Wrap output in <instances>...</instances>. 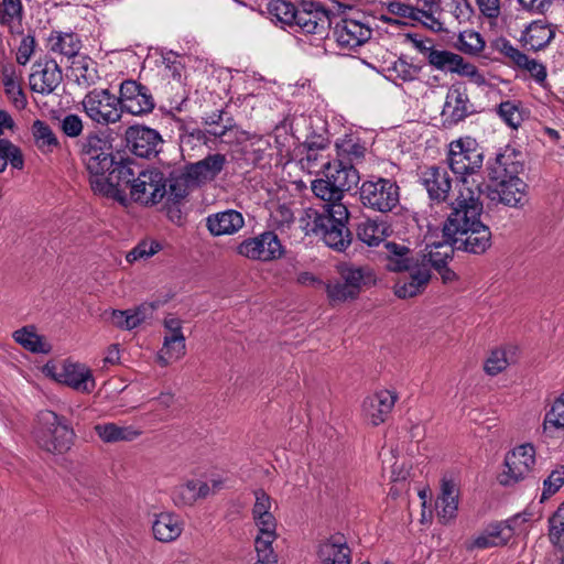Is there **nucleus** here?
<instances>
[{
    "label": "nucleus",
    "instance_id": "nucleus-61",
    "mask_svg": "<svg viewBox=\"0 0 564 564\" xmlns=\"http://www.w3.org/2000/svg\"><path fill=\"white\" fill-rule=\"evenodd\" d=\"M521 70H525L541 86L546 82V68L536 59L527 57V62L522 65Z\"/></svg>",
    "mask_w": 564,
    "mask_h": 564
},
{
    "label": "nucleus",
    "instance_id": "nucleus-34",
    "mask_svg": "<svg viewBox=\"0 0 564 564\" xmlns=\"http://www.w3.org/2000/svg\"><path fill=\"white\" fill-rule=\"evenodd\" d=\"M12 338L25 350L33 354H48L52 350L50 341L37 333L35 326H23L13 332Z\"/></svg>",
    "mask_w": 564,
    "mask_h": 564
},
{
    "label": "nucleus",
    "instance_id": "nucleus-5",
    "mask_svg": "<svg viewBox=\"0 0 564 564\" xmlns=\"http://www.w3.org/2000/svg\"><path fill=\"white\" fill-rule=\"evenodd\" d=\"M482 189L479 185L471 188L469 181L464 180L459 187L458 196L453 203V210L444 224L443 232L447 241L470 231L477 225H485L480 220L482 203L480 202Z\"/></svg>",
    "mask_w": 564,
    "mask_h": 564
},
{
    "label": "nucleus",
    "instance_id": "nucleus-26",
    "mask_svg": "<svg viewBox=\"0 0 564 564\" xmlns=\"http://www.w3.org/2000/svg\"><path fill=\"white\" fill-rule=\"evenodd\" d=\"M127 139L131 143L133 153L141 158L155 154L162 142L156 130L142 126L130 127L127 131Z\"/></svg>",
    "mask_w": 564,
    "mask_h": 564
},
{
    "label": "nucleus",
    "instance_id": "nucleus-33",
    "mask_svg": "<svg viewBox=\"0 0 564 564\" xmlns=\"http://www.w3.org/2000/svg\"><path fill=\"white\" fill-rule=\"evenodd\" d=\"M422 182L430 197L435 200H444L452 187L447 171L438 166L426 169L422 175Z\"/></svg>",
    "mask_w": 564,
    "mask_h": 564
},
{
    "label": "nucleus",
    "instance_id": "nucleus-54",
    "mask_svg": "<svg viewBox=\"0 0 564 564\" xmlns=\"http://www.w3.org/2000/svg\"><path fill=\"white\" fill-rule=\"evenodd\" d=\"M386 8H387V14H390V17L382 14V19L384 21L398 22V20H397L398 18L412 21L413 17H414L415 8L408 3L401 2V1H397V0L388 1L386 3Z\"/></svg>",
    "mask_w": 564,
    "mask_h": 564
},
{
    "label": "nucleus",
    "instance_id": "nucleus-10",
    "mask_svg": "<svg viewBox=\"0 0 564 564\" xmlns=\"http://www.w3.org/2000/svg\"><path fill=\"white\" fill-rule=\"evenodd\" d=\"M130 188L131 198L143 205L159 203L166 194V181L162 172L145 170L131 177L128 184H122L123 194ZM127 197V195H124Z\"/></svg>",
    "mask_w": 564,
    "mask_h": 564
},
{
    "label": "nucleus",
    "instance_id": "nucleus-14",
    "mask_svg": "<svg viewBox=\"0 0 564 564\" xmlns=\"http://www.w3.org/2000/svg\"><path fill=\"white\" fill-rule=\"evenodd\" d=\"M429 65L444 73L466 77L478 86L486 84L485 75L473 63L467 62L462 55L452 51L437 48Z\"/></svg>",
    "mask_w": 564,
    "mask_h": 564
},
{
    "label": "nucleus",
    "instance_id": "nucleus-45",
    "mask_svg": "<svg viewBox=\"0 0 564 564\" xmlns=\"http://www.w3.org/2000/svg\"><path fill=\"white\" fill-rule=\"evenodd\" d=\"M545 432L564 430V392L555 399L543 421Z\"/></svg>",
    "mask_w": 564,
    "mask_h": 564
},
{
    "label": "nucleus",
    "instance_id": "nucleus-27",
    "mask_svg": "<svg viewBox=\"0 0 564 564\" xmlns=\"http://www.w3.org/2000/svg\"><path fill=\"white\" fill-rule=\"evenodd\" d=\"M151 529L152 535L156 541L170 543L181 536L184 522L180 516L165 511L154 514Z\"/></svg>",
    "mask_w": 564,
    "mask_h": 564
},
{
    "label": "nucleus",
    "instance_id": "nucleus-4",
    "mask_svg": "<svg viewBox=\"0 0 564 564\" xmlns=\"http://www.w3.org/2000/svg\"><path fill=\"white\" fill-rule=\"evenodd\" d=\"M519 165L511 155L499 153L494 161L489 162L490 184L482 189L481 196H486L494 203L516 207L524 197L525 183L518 177Z\"/></svg>",
    "mask_w": 564,
    "mask_h": 564
},
{
    "label": "nucleus",
    "instance_id": "nucleus-19",
    "mask_svg": "<svg viewBox=\"0 0 564 564\" xmlns=\"http://www.w3.org/2000/svg\"><path fill=\"white\" fill-rule=\"evenodd\" d=\"M274 500L262 489L254 491V503L251 510L252 520L257 528L256 536H276V518Z\"/></svg>",
    "mask_w": 564,
    "mask_h": 564
},
{
    "label": "nucleus",
    "instance_id": "nucleus-18",
    "mask_svg": "<svg viewBox=\"0 0 564 564\" xmlns=\"http://www.w3.org/2000/svg\"><path fill=\"white\" fill-rule=\"evenodd\" d=\"M371 36V29L360 20L343 18L336 22L333 39L344 51H352L364 45Z\"/></svg>",
    "mask_w": 564,
    "mask_h": 564
},
{
    "label": "nucleus",
    "instance_id": "nucleus-7",
    "mask_svg": "<svg viewBox=\"0 0 564 564\" xmlns=\"http://www.w3.org/2000/svg\"><path fill=\"white\" fill-rule=\"evenodd\" d=\"M447 162L452 172L462 177V183L467 176L478 172L484 162V153L477 141L470 137L459 138L449 143Z\"/></svg>",
    "mask_w": 564,
    "mask_h": 564
},
{
    "label": "nucleus",
    "instance_id": "nucleus-24",
    "mask_svg": "<svg viewBox=\"0 0 564 564\" xmlns=\"http://www.w3.org/2000/svg\"><path fill=\"white\" fill-rule=\"evenodd\" d=\"M469 108L466 88L462 85H453L446 94L442 116L445 122L454 124L464 120L470 113Z\"/></svg>",
    "mask_w": 564,
    "mask_h": 564
},
{
    "label": "nucleus",
    "instance_id": "nucleus-48",
    "mask_svg": "<svg viewBox=\"0 0 564 564\" xmlns=\"http://www.w3.org/2000/svg\"><path fill=\"white\" fill-rule=\"evenodd\" d=\"M498 113L506 124L512 129H518L524 119V112L520 104L511 100L501 102L498 108Z\"/></svg>",
    "mask_w": 564,
    "mask_h": 564
},
{
    "label": "nucleus",
    "instance_id": "nucleus-9",
    "mask_svg": "<svg viewBox=\"0 0 564 564\" xmlns=\"http://www.w3.org/2000/svg\"><path fill=\"white\" fill-rule=\"evenodd\" d=\"M535 454V447L530 443L516 446L507 453L498 481L502 486H512L525 479L534 469Z\"/></svg>",
    "mask_w": 564,
    "mask_h": 564
},
{
    "label": "nucleus",
    "instance_id": "nucleus-12",
    "mask_svg": "<svg viewBox=\"0 0 564 564\" xmlns=\"http://www.w3.org/2000/svg\"><path fill=\"white\" fill-rule=\"evenodd\" d=\"M43 373L58 383L66 384L79 392L89 393L95 388L91 371L83 364L65 361L61 365L47 362Z\"/></svg>",
    "mask_w": 564,
    "mask_h": 564
},
{
    "label": "nucleus",
    "instance_id": "nucleus-55",
    "mask_svg": "<svg viewBox=\"0 0 564 564\" xmlns=\"http://www.w3.org/2000/svg\"><path fill=\"white\" fill-rule=\"evenodd\" d=\"M443 12L442 10H429L422 7L415 8L414 17L412 21H417L422 23L425 28L430 29L433 32H440L443 30V23L437 17L438 13Z\"/></svg>",
    "mask_w": 564,
    "mask_h": 564
},
{
    "label": "nucleus",
    "instance_id": "nucleus-39",
    "mask_svg": "<svg viewBox=\"0 0 564 564\" xmlns=\"http://www.w3.org/2000/svg\"><path fill=\"white\" fill-rule=\"evenodd\" d=\"M52 52L75 58L82 47L79 37L74 33L52 32L48 37Z\"/></svg>",
    "mask_w": 564,
    "mask_h": 564
},
{
    "label": "nucleus",
    "instance_id": "nucleus-41",
    "mask_svg": "<svg viewBox=\"0 0 564 564\" xmlns=\"http://www.w3.org/2000/svg\"><path fill=\"white\" fill-rule=\"evenodd\" d=\"M357 236L370 247L378 246L388 236V226L384 221L366 219L358 225Z\"/></svg>",
    "mask_w": 564,
    "mask_h": 564
},
{
    "label": "nucleus",
    "instance_id": "nucleus-63",
    "mask_svg": "<svg viewBox=\"0 0 564 564\" xmlns=\"http://www.w3.org/2000/svg\"><path fill=\"white\" fill-rule=\"evenodd\" d=\"M529 513H519L503 522L506 527L511 529V538L513 535L525 534L528 532Z\"/></svg>",
    "mask_w": 564,
    "mask_h": 564
},
{
    "label": "nucleus",
    "instance_id": "nucleus-57",
    "mask_svg": "<svg viewBox=\"0 0 564 564\" xmlns=\"http://www.w3.org/2000/svg\"><path fill=\"white\" fill-rule=\"evenodd\" d=\"M510 364V358L506 349H495L491 351L485 362V371L490 376H496L503 371Z\"/></svg>",
    "mask_w": 564,
    "mask_h": 564
},
{
    "label": "nucleus",
    "instance_id": "nucleus-42",
    "mask_svg": "<svg viewBox=\"0 0 564 564\" xmlns=\"http://www.w3.org/2000/svg\"><path fill=\"white\" fill-rule=\"evenodd\" d=\"M335 148L338 159L347 160L351 163L355 159L364 156L366 148L355 133H346L337 138Z\"/></svg>",
    "mask_w": 564,
    "mask_h": 564
},
{
    "label": "nucleus",
    "instance_id": "nucleus-29",
    "mask_svg": "<svg viewBox=\"0 0 564 564\" xmlns=\"http://www.w3.org/2000/svg\"><path fill=\"white\" fill-rule=\"evenodd\" d=\"M68 77L78 87L86 89L100 78L97 63L86 55L76 56L68 68Z\"/></svg>",
    "mask_w": 564,
    "mask_h": 564
},
{
    "label": "nucleus",
    "instance_id": "nucleus-20",
    "mask_svg": "<svg viewBox=\"0 0 564 564\" xmlns=\"http://www.w3.org/2000/svg\"><path fill=\"white\" fill-rule=\"evenodd\" d=\"M295 25L304 33L322 36L327 32L330 20L328 12L319 3L303 1L299 6Z\"/></svg>",
    "mask_w": 564,
    "mask_h": 564
},
{
    "label": "nucleus",
    "instance_id": "nucleus-1",
    "mask_svg": "<svg viewBox=\"0 0 564 564\" xmlns=\"http://www.w3.org/2000/svg\"><path fill=\"white\" fill-rule=\"evenodd\" d=\"M321 167L323 176L314 180L311 188L326 204L321 212L311 210L307 214L311 219L308 231L329 248L344 251L351 242V235L346 226L349 213L341 199L345 192L359 183V173L350 162L338 158L323 163Z\"/></svg>",
    "mask_w": 564,
    "mask_h": 564
},
{
    "label": "nucleus",
    "instance_id": "nucleus-32",
    "mask_svg": "<svg viewBox=\"0 0 564 564\" xmlns=\"http://www.w3.org/2000/svg\"><path fill=\"white\" fill-rule=\"evenodd\" d=\"M321 564H350V549L344 536L334 535L323 542L318 549Z\"/></svg>",
    "mask_w": 564,
    "mask_h": 564
},
{
    "label": "nucleus",
    "instance_id": "nucleus-22",
    "mask_svg": "<svg viewBox=\"0 0 564 564\" xmlns=\"http://www.w3.org/2000/svg\"><path fill=\"white\" fill-rule=\"evenodd\" d=\"M459 485L453 476L445 475L441 480V490L436 499V514L444 524L452 522L458 511Z\"/></svg>",
    "mask_w": 564,
    "mask_h": 564
},
{
    "label": "nucleus",
    "instance_id": "nucleus-40",
    "mask_svg": "<svg viewBox=\"0 0 564 564\" xmlns=\"http://www.w3.org/2000/svg\"><path fill=\"white\" fill-rule=\"evenodd\" d=\"M4 91L13 106L22 110L26 107L28 100L21 88L20 78L13 67H6L1 74Z\"/></svg>",
    "mask_w": 564,
    "mask_h": 564
},
{
    "label": "nucleus",
    "instance_id": "nucleus-35",
    "mask_svg": "<svg viewBox=\"0 0 564 564\" xmlns=\"http://www.w3.org/2000/svg\"><path fill=\"white\" fill-rule=\"evenodd\" d=\"M554 35L555 32L547 22L536 20L527 26L522 40L530 48L538 51L545 47Z\"/></svg>",
    "mask_w": 564,
    "mask_h": 564
},
{
    "label": "nucleus",
    "instance_id": "nucleus-21",
    "mask_svg": "<svg viewBox=\"0 0 564 564\" xmlns=\"http://www.w3.org/2000/svg\"><path fill=\"white\" fill-rule=\"evenodd\" d=\"M398 394L393 390H380L368 395L362 402V415L371 425L377 426L386 421L392 411Z\"/></svg>",
    "mask_w": 564,
    "mask_h": 564
},
{
    "label": "nucleus",
    "instance_id": "nucleus-50",
    "mask_svg": "<svg viewBox=\"0 0 564 564\" xmlns=\"http://www.w3.org/2000/svg\"><path fill=\"white\" fill-rule=\"evenodd\" d=\"M564 486V465L556 466L544 479L541 502L555 495Z\"/></svg>",
    "mask_w": 564,
    "mask_h": 564
},
{
    "label": "nucleus",
    "instance_id": "nucleus-52",
    "mask_svg": "<svg viewBox=\"0 0 564 564\" xmlns=\"http://www.w3.org/2000/svg\"><path fill=\"white\" fill-rule=\"evenodd\" d=\"M161 250V245L155 240H143L139 242L131 251L126 256V260L129 263H133L140 260H147L154 256Z\"/></svg>",
    "mask_w": 564,
    "mask_h": 564
},
{
    "label": "nucleus",
    "instance_id": "nucleus-8",
    "mask_svg": "<svg viewBox=\"0 0 564 564\" xmlns=\"http://www.w3.org/2000/svg\"><path fill=\"white\" fill-rule=\"evenodd\" d=\"M360 200L368 208L388 213L398 206L400 189L398 184L389 178L369 180L360 187Z\"/></svg>",
    "mask_w": 564,
    "mask_h": 564
},
{
    "label": "nucleus",
    "instance_id": "nucleus-23",
    "mask_svg": "<svg viewBox=\"0 0 564 564\" xmlns=\"http://www.w3.org/2000/svg\"><path fill=\"white\" fill-rule=\"evenodd\" d=\"M227 160L216 153L186 166L183 176L186 184H200L213 181L224 169Z\"/></svg>",
    "mask_w": 564,
    "mask_h": 564
},
{
    "label": "nucleus",
    "instance_id": "nucleus-60",
    "mask_svg": "<svg viewBox=\"0 0 564 564\" xmlns=\"http://www.w3.org/2000/svg\"><path fill=\"white\" fill-rule=\"evenodd\" d=\"M488 536L492 541V546H502L507 544L511 539V529L506 527L503 522L490 524L486 528Z\"/></svg>",
    "mask_w": 564,
    "mask_h": 564
},
{
    "label": "nucleus",
    "instance_id": "nucleus-36",
    "mask_svg": "<svg viewBox=\"0 0 564 564\" xmlns=\"http://www.w3.org/2000/svg\"><path fill=\"white\" fill-rule=\"evenodd\" d=\"M339 274L357 296L365 286L370 285L376 281L375 274L369 267L341 265L339 267Z\"/></svg>",
    "mask_w": 564,
    "mask_h": 564
},
{
    "label": "nucleus",
    "instance_id": "nucleus-59",
    "mask_svg": "<svg viewBox=\"0 0 564 564\" xmlns=\"http://www.w3.org/2000/svg\"><path fill=\"white\" fill-rule=\"evenodd\" d=\"M59 128L68 138H77L83 132L84 123L78 115L68 113L59 120Z\"/></svg>",
    "mask_w": 564,
    "mask_h": 564
},
{
    "label": "nucleus",
    "instance_id": "nucleus-31",
    "mask_svg": "<svg viewBox=\"0 0 564 564\" xmlns=\"http://www.w3.org/2000/svg\"><path fill=\"white\" fill-rule=\"evenodd\" d=\"M153 311L154 306L149 303H143L133 310H112L110 313V322L120 329L131 330L151 318Z\"/></svg>",
    "mask_w": 564,
    "mask_h": 564
},
{
    "label": "nucleus",
    "instance_id": "nucleus-6",
    "mask_svg": "<svg viewBox=\"0 0 564 564\" xmlns=\"http://www.w3.org/2000/svg\"><path fill=\"white\" fill-rule=\"evenodd\" d=\"M33 434L36 444L52 454L67 452L74 440V432L66 421L48 410L37 414Z\"/></svg>",
    "mask_w": 564,
    "mask_h": 564
},
{
    "label": "nucleus",
    "instance_id": "nucleus-16",
    "mask_svg": "<svg viewBox=\"0 0 564 564\" xmlns=\"http://www.w3.org/2000/svg\"><path fill=\"white\" fill-rule=\"evenodd\" d=\"M117 98L121 112L127 111L133 116L149 113L155 106L149 88L132 79L120 84Z\"/></svg>",
    "mask_w": 564,
    "mask_h": 564
},
{
    "label": "nucleus",
    "instance_id": "nucleus-25",
    "mask_svg": "<svg viewBox=\"0 0 564 564\" xmlns=\"http://www.w3.org/2000/svg\"><path fill=\"white\" fill-rule=\"evenodd\" d=\"M243 226L245 218L242 214L235 209L214 213L206 218V227L210 235L215 237L232 236L242 229Z\"/></svg>",
    "mask_w": 564,
    "mask_h": 564
},
{
    "label": "nucleus",
    "instance_id": "nucleus-13",
    "mask_svg": "<svg viewBox=\"0 0 564 564\" xmlns=\"http://www.w3.org/2000/svg\"><path fill=\"white\" fill-rule=\"evenodd\" d=\"M284 249L273 231H264L256 237L247 238L237 246V253L249 260L270 262L280 259Z\"/></svg>",
    "mask_w": 564,
    "mask_h": 564
},
{
    "label": "nucleus",
    "instance_id": "nucleus-49",
    "mask_svg": "<svg viewBox=\"0 0 564 564\" xmlns=\"http://www.w3.org/2000/svg\"><path fill=\"white\" fill-rule=\"evenodd\" d=\"M496 50L507 59L506 64L521 69L528 55L514 47L509 41L501 39L496 42Z\"/></svg>",
    "mask_w": 564,
    "mask_h": 564
},
{
    "label": "nucleus",
    "instance_id": "nucleus-3",
    "mask_svg": "<svg viewBox=\"0 0 564 564\" xmlns=\"http://www.w3.org/2000/svg\"><path fill=\"white\" fill-rule=\"evenodd\" d=\"M387 269L393 272H408L394 284V294L399 299H409L422 293L431 280L432 253L414 257L409 247L402 243L387 242Z\"/></svg>",
    "mask_w": 564,
    "mask_h": 564
},
{
    "label": "nucleus",
    "instance_id": "nucleus-2",
    "mask_svg": "<svg viewBox=\"0 0 564 564\" xmlns=\"http://www.w3.org/2000/svg\"><path fill=\"white\" fill-rule=\"evenodd\" d=\"M82 159L94 193L126 205L122 184H128L135 172L130 163L115 161L110 142L98 134L88 135L83 142Z\"/></svg>",
    "mask_w": 564,
    "mask_h": 564
},
{
    "label": "nucleus",
    "instance_id": "nucleus-58",
    "mask_svg": "<svg viewBox=\"0 0 564 564\" xmlns=\"http://www.w3.org/2000/svg\"><path fill=\"white\" fill-rule=\"evenodd\" d=\"M441 10L451 13L459 23L469 20L471 15V8L466 0H445Z\"/></svg>",
    "mask_w": 564,
    "mask_h": 564
},
{
    "label": "nucleus",
    "instance_id": "nucleus-28",
    "mask_svg": "<svg viewBox=\"0 0 564 564\" xmlns=\"http://www.w3.org/2000/svg\"><path fill=\"white\" fill-rule=\"evenodd\" d=\"M477 226L478 228L473 227L464 236L454 238L448 242L459 250L475 254L484 253L491 245V231L486 225Z\"/></svg>",
    "mask_w": 564,
    "mask_h": 564
},
{
    "label": "nucleus",
    "instance_id": "nucleus-62",
    "mask_svg": "<svg viewBox=\"0 0 564 564\" xmlns=\"http://www.w3.org/2000/svg\"><path fill=\"white\" fill-rule=\"evenodd\" d=\"M35 50V39L32 35L22 37L17 51V62L20 65H25Z\"/></svg>",
    "mask_w": 564,
    "mask_h": 564
},
{
    "label": "nucleus",
    "instance_id": "nucleus-51",
    "mask_svg": "<svg viewBox=\"0 0 564 564\" xmlns=\"http://www.w3.org/2000/svg\"><path fill=\"white\" fill-rule=\"evenodd\" d=\"M270 12L282 23L295 24L299 7L284 0H274L270 3Z\"/></svg>",
    "mask_w": 564,
    "mask_h": 564
},
{
    "label": "nucleus",
    "instance_id": "nucleus-56",
    "mask_svg": "<svg viewBox=\"0 0 564 564\" xmlns=\"http://www.w3.org/2000/svg\"><path fill=\"white\" fill-rule=\"evenodd\" d=\"M0 155L11 164L13 169L22 170L24 158L19 147L8 139H0Z\"/></svg>",
    "mask_w": 564,
    "mask_h": 564
},
{
    "label": "nucleus",
    "instance_id": "nucleus-43",
    "mask_svg": "<svg viewBox=\"0 0 564 564\" xmlns=\"http://www.w3.org/2000/svg\"><path fill=\"white\" fill-rule=\"evenodd\" d=\"M486 42L482 36L474 30H465L459 33L456 47L464 54L476 56L485 48Z\"/></svg>",
    "mask_w": 564,
    "mask_h": 564
},
{
    "label": "nucleus",
    "instance_id": "nucleus-37",
    "mask_svg": "<svg viewBox=\"0 0 564 564\" xmlns=\"http://www.w3.org/2000/svg\"><path fill=\"white\" fill-rule=\"evenodd\" d=\"M31 130L35 145L41 153L51 154L61 149L57 135L46 122L35 120Z\"/></svg>",
    "mask_w": 564,
    "mask_h": 564
},
{
    "label": "nucleus",
    "instance_id": "nucleus-46",
    "mask_svg": "<svg viewBox=\"0 0 564 564\" xmlns=\"http://www.w3.org/2000/svg\"><path fill=\"white\" fill-rule=\"evenodd\" d=\"M275 539L276 536L268 539L265 536L254 538L256 558L252 564H276L278 556L272 547Z\"/></svg>",
    "mask_w": 564,
    "mask_h": 564
},
{
    "label": "nucleus",
    "instance_id": "nucleus-11",
    "mask_svg": "<svg viewBox=\"0 0 564 564\" xmlns=\"http://www.w3.org/2000/svg\"><path fill=\"white\" fill-rule=\"evenodd\" d=\"M85 113L102 126L116 123L121 118L118 98L108 89H94L82 101Z\"/></svg>",
    "mask_w": 564,
    "mask_h": 564
},
{
    "label": "nucleus",
    "instance_id": "nucleus-15",
    "mask_svg": "<svg viewBox=\"0 0 564 564\" xmlns=\"http://www.w3.org/2000/svg\"><path fill=\"white\" fill-rule=\"evenodd\" d=\"M63 83V72L56 61L44 58L34 63L29 75L30 89L42 96L55 94Z\"/></svg>",
    "mask_w": 564,
    "mask_h": 564
},
{
    "label": "nucleus",
    "instance_id": "nucleus-30",
    "mask_svg": "<svg viewBox=\"0 0 564 564\" xmlns=\"http://www.w3.org/2000/svg\"><path fill=\"white\" fill-rule=\"evenodd\" d=\"M208 482L188 479L173 488L172 500L176 507L193 506L198 499L208 497Z\"/></svg>",
    "mask_w": 564,
    "mask_h": 564
},
{
    "label": "nucleus",
    "instance_id": "nucleus-53",
    "mask_svg": "<svg viewBox=\"0 0 564 564\" xmlns=\"http://www.w3.org/2000/svg\"><path fill=\"white\" fill-rule=\"evenodd\" d=\"M549 536L554 545L564 546V502L557 508L550 518Z\"/></svg>",
    "mask_w": 564,
    "mask_h": 564
},
{
    "label": "nucleus",
    "instance_id": "nucleus-64",
    "mask_svg": "<svg viewBox=\"0 0 564 564\" xmlns=\"http://www.w3.org/2000/svg\"><path fill=\"white\" fill-rule=\"evenodd\" d=\"M413 47L423 56V58L430 63L431 58L437 51V47L431 39H417L411 37Z\"/></svg>",
    "mask_w": 564,
    "mask_h": 564
},
{
    "label": "nucleus",
    "instance_id": "nucleus-47",
    "mask_svg": "<svg viewBox=\"0 0 564 564\" xmlns=\"http://www.w3.org/2000/svg\"><path fill=\"white\" fill-rule=\"evenodd\" d=\"M325 290L329 302L333 304L357 299V294L343 279L326 283Z\"/></svg>",
    "mask_w": 564,
    "mask_h": 564
},
{
    "label": "nucleus",
    "instance_id": "nucleus-38",
    "mask_svg": "<svg viewBox=\"0 0 564 564\" xmlns=\"http://www.w3.org/2000/svg\"><path fill=\"white\" fill-rule=\"evenodd\" d=\"M95 432L105 443L132 441L140 434V432L132 426L118 425L116 423L97 424Z\"/></svg>",
    "mask_w": 564,
    "mask_h": 564
},
{
    "label": "nucleus",
    "instance_id": "nucleus-44",
    "mask_svg": "<svg viewBox=\"0 0 564 564\" xmlns=\"http://www.w3.org/2000/svg\"><path fill=\"white\" fill-rule=\"evenodd\" d=\"M23 14L21 0H0V24L13 29Z\"/></svg>",
    "mask_w": 564,
    "mask_h": 564
},
{
    "label": "nucleus",
    "instance_id": "nucleus-17",
    "mask_svg": "<svg viewBox=\"0 0 564 564\" xmlns=\"http://www.w3.org/2000/svg\"><path fill=\"white\" fill-rule=\"evenodd\" d=\"M186 352L185 336L182 332V321L167 316L164 319L163 345L158 354V361L165 367L180 360Z\"/></svg>",
    "mask_w": 564,
    "mask_h": 564
}]
</instances>
